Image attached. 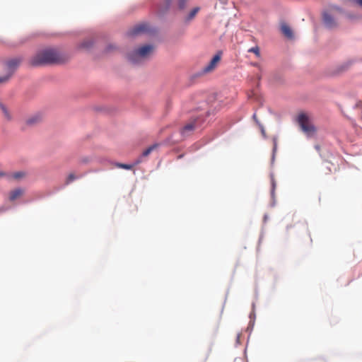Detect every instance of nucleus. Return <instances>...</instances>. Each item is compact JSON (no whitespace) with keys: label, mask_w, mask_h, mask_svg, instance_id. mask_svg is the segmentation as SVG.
Instances as JSON below:
<instances>
[{"label":"nucleus","mask_w":362,"mask_h":362,"mask_svg":"<svg viewBox=\"0 0 362 362\" xmlns=\"http://www.w3.org/2000/svg\"><path fill=\"white\" fill-rule=\"evenodd\" d=\"M70 57L54 49H47L37 52L28 62L30 66H42L49 64H62L69 61Z\"/></svg>","instance_id":"1"},{"label":"nucleus","mask_w":362,"mask_h":362,"mask_svg":"<svg viewBox=\"0 0 362 362\" xmlns=\"http://www.w3.org/2000/svg\"><path fill=\"white\" fill-rule=\"evenodd\" d=\"M151 45H143L128 54V59L133 64H139L146 59L153 52Z\"/></svg>","instance_id":"2"},{"label":"nucleus","mask_w":362,"mask_h":362,"mask_svg":"<svg viewBox=\"0 0 362 362\" xmlns=\"http://www.w3.org/2000/svg\"><path fill=\"white\" fill-rule=\"evenodd\" d=\"M298 123L302 131L308 136H313L316 132L315 127L310 122L308 116L305 113H300L298 116Z\"/></svg>","instance_id":"3"},{"label":"nucleus","mask_w":362,"mask_h":362,"mask_svg":"<svg viewBox=\"0 0 362 362\" xmlns=\"http://www.w3.org/2000/svg\"><path fill=\"white\" fill-rule=\"evenodd\" d=\"M21 62L22 58L20 57H14L6 61V68L7 71V74L4 76H0V83H5L8 81V79L11 78L14 71L18 67Z\"/></svg>","instance_id":"4"},{"label":"nucleus","mask_w":362,"mask_h":362,"mask_svg":"<svg viewBox=\"0 0 362 362\" xmlns=\"http://www.w3.org/2000/svg\"><path fill=\"white\" fill-rule=\"evenodd\" d=\"M152 30L147 23H140L134 26L130 31L129 35L132 36L142 34L149 33Z\"/></svg>","instance_id":"5"},{"label":"nucleus","mask_w":362,"mask_h":362,"mask_svg":"<svg viewBox=\"0 0 362 362\" xmlns=\"http://www.w3.org/2000/svg\"><path fill=\"white\" fill-rule=\"evenodd\" d=\"M221 61V54H216L209 62V63L204 68L203 71L204 73H208L213 71L218 62Z\"/></svg>","instance_id":"6"},{"label":"nucleus","mask_w":362,"mask_h":362,"mask_svg":"<svg viewBox=\"0 0 362 362\" xmlns=\"http://www.w3.org/2000/svg\"><path fill=\"white\" fill-rule=\"evenodd\" d=\"M335 15L329 12H325L323 13V21L325 25L329 28H334L337 25V23L334 20Z\"/></svg>","instance_id":"7"},{"label":"nucleus","mask_w":362,"mask_h":362,"mask_svg":"<svg viewBox=\"0 0 362 362\" xmlns=\"http://www.w3.org/2000/svg\"><path fill=\"white\" fill-rule=\"evenodd\" d=\"M195 129L194 122H189L184 126L181 130V134L183 136H189Z\"/></svg>","instance_id":"8"},{"label":"nucleus","mask_w":362,"mask_h":362,"mask_svg":"<svg viewBox=\"0 0 362 362\" xmlns=\"http://www.w3.org/2000/svg\"><path fill=\"white\" fill-rule=\"evenodd\" d=\"M281 30L282 33L284 35L285 37H286L288 39H293V34L291 28L286 24V23H282L281 25Z\"/></svg>","instance_id":"9"},{"label":"nucleus","mask_w":362,"mask_h":362,"mask_svg":"<svg viewBox=\"0 0 362 362\" xmlns=\"http://www.w3.org/2000/svg\"><path fill=\"white\" fill-rule=\"evenodd\" d=\"M23 194V189L18 188L10 192L9 194V199L11 201H14L17 199L18 198L21 197Z\"/></svg>","instance_id":"10"},{"label":"nucleus","mask_w":362,"mask_h":362,"mask_svg":"<svg viewBox=\"0 0 362 362\" xmlns=\"http://www.w3.org/2000/svg\"><path fill=\"white\" fill-rule=\"evenodd\" d=\"M199 10H200V8L198 7V6L194 7V8H192L190 11V12L189 13V14L187 16V17L185 18L186 21H192L196 16V15L198 13Z\"/></svg>","instance_id":"11"},{"label":"nucleus","mask_w":362,"mask_h":362,"mask_svg":"<svg viewBox=\"0 0 362 362\" xmlns=\"http://www.w3.org/2000/svg\"><path fill=\"white\" fill-rule=\"evenodd\" d=\"M0 109L2 111L3 114H4V117L7 119V120H11V113L9 112L8 110L7 109V107L2 103H0Z\"/></svg>","instance_id":"12"},{"label":"nucleus","mask_w":362,"mask_h":362,"mask_svg":"<svg viewBox=\"0 0 362 362\" xmlns=\"http://www.w3.org/2000/svg\"><path fill=\"white\" fill-rule=\"evenodd\" d=\"M158 146V144H153L148 148H147L146 150H144L142 153V156L146 157L148 156L155 148H156Z\"/></svg>","instance_id":"13"},{"label":"nucleus","mask_w":362,"mask_h":362,"mask_svg":"<svg viewBox=\"0 0 362 362\" xmlns=\"http://www.w3.org/2000/svg\"><path fill=\"white\" fill-rule=\"evenodd\" d=\"M77 178V176L74 174V173H70L66 179V181H65V185H69L71 182H73L74 180H75Z\"/></svg>","instance_id":"14"},{"label":"nucleus","mask_w":362,"mask_h":362,"mask_svg":"<svg viewBox=\"0 0 362 362\" xmlns=\"http://www.w3.org/2000/svg\"><path fill=\"white\" fill-rule=\"evenodd\" d=\"M40 117L39 116H34L27 119L26 122L28 124H33L40 121Z\"/></svg>","instance_id":"15"},{"label":"nucleus","mask_w":362,"mask_h":362,"mask_svg":"<svg viewBox=\"0 0 362 362\" xmlns=\"http://www.w3.org/2000/svg\"><path fill=\"white\" fill-rule=\"evenodd\" d=\"M248 52L254 53L257 57H260L259 48L258 46L253 47L248 49Z\"/></svg>","instance_id":"16"},{"label":"nucleus","mask_w":362,"mask_h":362,"mask_svg":"<svg viewBox=\"0 0 362 362\" xmlns=\"http://www.w3.org/2000/svg\"><path fill=\"white\" fill-rule=\"evenodd\" d=\"M188 0H177V6L180 10L185 8Z\"/></svg>","instance_id":"17"},{"label":"nucleus","mask_w":362,"mask_h":362,"mask_svg":"<svg viewBox=\"0 0 362 362\" xmlns=\"http://www.w3.org/2000/svg\"><path fill=\"white\" fill-rule=\"evenodd\" d=\"M271 184H272V194L273 195L274 193L275 188H276V181L272 175H271Z\"/></svg>","instance_id":"18"},{"label":"nucleus","mask_w":362,"mask_h":362,"mask_svg":"<svg viewBox=\"0 0 362 362\" xmlns=\"http://www.w3.org/2000/svg\"><path fill=\"white\" fill-rule=\"evenodd\" d=\"M117 166L118 168L126 169V170H130L132 168V166L130 165L123 164V163H117Z\"/></svg>","instance_id":"19"},{"label":"nucleus","mask_w":362,"mask_h":362,"mask_svg":"<svg viewBox=\"0 0 362 362\" xmlns=\"http://www.w3.org/2000/svg\"><path fill=\"white\" fill-rule=\"evenodd\" d=\"M25 175L24 173L23 172H17L13 174L12 177L14 179H20L23 177Z\"/></svg>","instance_id":"20"},{"label":"nucleus","mask_w":362,"mask_h":362,"mask_svg":"<svg viewBox=\"0 0 362 362\" xmlns=\"http://www.w3.org/2000/svg\"><path fill=\"white\" fill-rule=\"evenodd\" d=\"M354 2L362 7V0H354Z\"/></svg>","instance_id":"21"},{"label":"nucleus","mask_w":362,"mask_h":362,"mask_svg":"<svg viewBox=\"0 0 362 362\" xmlns=\"http://www.w3.org/2000/svg\"><path fill=\"white\" fill-rule=\"evenodd\" d=\"M90 45H89V43H88V42H83V44H82V47H90Z\"/></svg>","instance_id":"22"},{"label":"nucleus","mask_w":362,"mask_h":362,"mask_svg":"<svg viewBox=\"0 0 362 362\" xmlns=\"http://www.w3.org/2000/svg\"><path fill=\"white\" fill-rule=\"evenodd\" d=\"M165 1L166 4H167L168 6H169L170 5L171 1H172V0H165Z\"/></svg>","instance_id":"23"},{"label":"nucleus","mask_w":362,"mask_h":362,"mask_svg":"<svg viewBox=\"0 0 362 362\" xmlns=\"http://www.w3.org/2000/svg\"><path fill=\"white\" fill-rule=\"evenodd\" d=\"M5 173L3 172H0V177L4 176Z\"/></svg>","instance_id":"24"}]
</instances>
